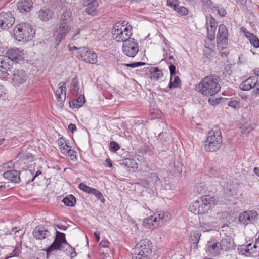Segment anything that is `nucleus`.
<instances>
[{
	"label": "nucleus",
	"instance_id": "39",
	"mask_svg": "<svg viewBox=\"0 0 259 259\" xmlns=\"http://www.w3.org/2000/svg\"><path fill=\"white\" fill-rule=\"evenodd\" d=\"M91 193L94 194L99 200H100L102 203L104 202L105 199L100 191L93 188Z\"/></svg>",
	"mask_w": 259,
	"mask_h": 259
},
{
	"label": "nucleus",
	"instance_id": "64",
	"mask_svg": "<svg viewBox=\"0 0 259 259\" xmlns=\"http://www.w3.org/2000/svg\"><path fill=\"white\" fill-rule=\"evenodd\" d=\"M57 227L60 230H65L67 229V227L63 225H57Z\"/></svg>",
	"mask_w": 259,
	"mask_h": 259
},
{
	"label": "nucleus",
	"instance_id": "20",
	"mask_svg": "<svg viewBox=\"0 0 259 259\" xmlns=\"http://www.w3.org/2000/svg\"><path fill=\"white\" fill-rule=\"evenodd\" d=\"M228 30L224 24H221L219 26L217 34V42L219 44L226 45L227 43Z\"/></svg>",
	"mask_w": 259,
	"mask_h": 259
},
{
	"label": "nucleus",
	"instance_id": "1",
	"mask_svg": "<svg viewBox=\"0 0 259 259\" xmlns=\"http://www.w3.org/2000/svg\"><path fill=\"white\" fill-rule=\"evenodd\" d=\"M219 80L220 77L217 75L206 76L196 85L195 90L204 95L213 96L220 91Z\"/></svg>",
	"mask_w": 259,
	"mask_h": 259
},
{
	"label": "nucleus",
	"instance_id": "59",
	"mask_svg": "<svg viewBox=\"0 0 259 259\" xmlns=\"http://www.w3.org/2000/svg\"><path fill=\"white\" fill-rule=\"evenodd\" d=\"M5 94V89L3 85L0 84V97Z\"/></svg>",
	"mask_w": 259,
	"mask_h": 259
},
{
	"label": "nucleus",
	"instance_id": "52",
	"mask_svg": "<svg viewBox=\"0 0 259 259\" xmlns=\"http://www.w3.org/2000/svg\"><path fill=\"white\" fill-rule=\"evenodd\" d=\"M68 129L72 133H74L75 131H76L77 128H76L75 124H73V123H70L68 125Z\"/></svg>",
	"mask_w": 259,
	"mask_h": 259
},
{
	"label": "nucleus",
	"instance_id": "26",
	"mask_svg": "<svg viewBox=\"0 0 259 259\" xmlns=\"http://www.w3.org/2000/svg\"><path fill=\"white\" fill-rule=\"evenodd\" d=\"M246 247L247 252H249L250 254H259V234L257 237L255 238V243H249L246 245Z\"/></svg>",
	"mask_w": 259,
	"mask_h": 259
},
{
	"label": "nucleus",
	"instance_id": "46",
	"mask_svg": "<svg viewBox=\"0 0 259 259\" xmlns=\"http://www.w3.org/2000/svg\"><path fill=\"white\" fill-rule=\"evenodd\" d=\"M10 70H2V71H1L2 72L0 74V78L3 80H7L10 78V75L8 73V71Z\"/></svg>",
	"mask_w": 259,
	"mask_h": 259
},
{
	"label": "nucleus",
	"instance_id": "50",
	"mask_svg": "<svg viewBox=\"0 0 259 259\" xmlns=\"http://www.w3.org/2000/svg\"><path fill=\"white\" fill-rule=\"evenodd\" d=\"M209 172L210 176L218 177V178L220 177V176H219L220 173H219L218 171L215 170L213 168H211L209 170Z\"/></svg>",
	"mask_w": 259,
	"mask_h": 259
},
{
	"label": "nucleus",
	"instance_id": "19",
	"mask_svg": "<svg viewBox=\"0 0 259 259\" xmlns=\"http://www.w3.org/2000/svg\"><path fill=\"white\" fill-rule=\"evenodd\" d=\"M66 83L61 82L58 84V89L56 90V94L57 96V102H59L60 106H62L63 102L66 99Z\"/></svg>",
	"mask_w": 259,
	"mask_h": 259
},
{
	"label": "nucleus",
	"instance_id": "56",
	"mask_svg": "<svg viewBox=\"0 0 259 259\" xmlns=\"http://www.w3.org/2000/svg\"><path fill=\"white\" fill-rule=\"evenodd\" d=\"M93 2H97V0H83V5H89L90 4H92Z\"/></svg>",
	"mask_w": 259,
	"mask_h": 259
},
{
	"label": "nucleus",
	"instance_id": "15",
	"mask_svg": "<svg viewBox=\"0 0 259 259\" xmlns=\"http://www.w3.org/2000/svg\"><path fill=\"white\" fill-rule=\"evenodd\" d=\"M27 74L23 69H14L11 74V80L14 85H18L25 82Z\"/></svg>",
	"mask_w": 259,
	"mask_h": 259
},
{
	"label": "nucleus",
	"instance_id": "47",
	"mask_svg": "<svg viewBox=\"0 0 259 259\" xmlns=\"http://www.w3.org/2000/svg\"><path fill=\"white\" fill-rule=\"evenodd\" d=\"M145 63L142 62H135L133 63H130V64H124V65L127 67H131L132 68H136L139 66H141L142 65H145Z\"/></svg>",
	"mask_w": 259,
	"mask_h": 259
},
{
	"label": "nucleus",
	"instance_id": "55",
	"mask_svg": "<svg viewBox=\"0 0 259 259\" xmlns=\"http://www.w3.org/2000/svg\"><path fill=\"white\" fill-rule=\"evenodd\" d=\"M41 171L39 170H38L35 175L34 176L32 177V179L31 180H29V181L28 182V183H30V181L32 182L33 181V180L37 177H38L39 175H41Z\"/></svg>",
	"mask_w": 259,
	"mask_h": 259
},
{
	"label": "nucleus",
	"instance_id": "2",
	"mask_svg": "<svg viewBox=\"0 0 259 259\" xmlns=\"http://www.w3.org/2000/svg\"><path fill=\"white\" fill-rule=\"evenodd\" d=\"M71 15L69 10L64 12L55 27L54 37L57 45L65 38L71 29Z\"/></svg>",
	"mask_w": 259,
	"mask_h": 259
},
{
	"label": "nucleus",
	"instance_id": "35",
	"mask_svg": "<svg viewBox=\"0 0 259 259\" xmlns=\"http://www.w3.org/2000/svg\"><path fill=\"white\" fill-rule=\"evenodd\" d=\"M58 144L60 147V150L61 153H65L67 148V142L65 139L63 138H60L58 140Z\"/></svg>",
	"mask_w": 259,
	"mask_h": 259
},
{
	"label": "nucleus",
	"instance_id": "33",
	"mask_svg": "<svg viewBox=\"0 0 259 259\" xmlns=\"http://www.w3.org/2000/svg\"><path fill=\"white\" fill-rule=\"evenodd\" d=\"M86 6L85 11L86 12L90 15H94L96 13V10L98 6V2H93L92 4H89V5H84Z\"/></svg>",
	"mask_w": 259,
	"mask_h": 259
},
{
	"label": "nucleus",
	"instance_id": "9",
	"mask_svg": "<svg viewBox=\"0 0 259 259\" xmlns=\"http://www.w3.org/2000/svg\"><path fill=\"white\" fill-rule=\"evenodd\" d=\"M77 53L78 58L86 63L96 64L97 62V54L87 47H80Z\"/></svg>",
	"mask_w": 259,
	"mask_h": 259
},
{
	"label": "nucleus",
	"instance_id": "21",
	"mask_svg": "<svg viewBox=\"0 0 259 259\" xmlns=\"http://www.w3.org/2000/svg\"><path fill=\"white\" fill-rule=\"evenodd\" d=\"M169 67L171 77L168 87L170 89H172V88H177L180 84V79L178 76H176V67L174 64L170 63V65Z\"/></svg>",
	"mask_w": 259,
	"mask_h": 259
},
{
	"label": "nucleus",
	"instance_id": "29",
	"mask_svg": "<svg viewBox=\"0 0 259 259\" xmlns=\"http://www.w3.org/2000/svg\"><path fill=\"white\" fill-rule=\"evenodd\" d=\"M85 102V99L84 95H80L77 99L69 102L70 107L73 108H79L82 106Z\"/></svg>",
	"mask_w": 259,
	"mask_h": 259
},
{
	"label": "nucleus",
	"instance_id": "40",
	"mask_svg": "<svg viewBox=\"0 0 259 259\" xmlns=\"http://www.w3.org/2000/svg\"><path fill=\"white\" fill-rule=\"evenodd\" d=\"M123 164L126 166H127L128 167H131L133 168H136L137 166V163L131 159H125Z\"/></svg>",
	"mask_w": 259,
	"mask_h": 259
},
{
	"label": "nucleus",
	"instance_id": "53",
	"mask_svg": "<svg viewBox=\"0 0 259 259\" xmlns=\"http://www.w3.org/2000/svg\"><path fill=\"white\" fill-rule=\"evenodd\" d=\"M217 11L218 13L222 17L224 16L226 14V10L223 8L218 9Z\"/></svg>",
	"mask_w": 259,
	"mask_h": 259
},
{
	"label": "nucleus",
	"instance_id": "60",
	"mask_svg": "<svg viewBox=\"0 0 259 259\" xmlns=\"http://www.w3.org/2000/svg\"><path fill=\"white\" fill-rule=\"evenodd\" d=\"M254 92L257 94H259V81L257 82L255 85V89Z\"/></svg>",
	"mask_w": 259,
	"mask_h": 259
},
{
	"label": "nucleus",
	"instance_id": "58",
	"mask_svg": "<svg viewBox=\"0 0 259 259\" xmlns=\"http://www.w3.org/2000/svg\"><path fill=\"white\" fill-rule=\"evenodd\" d=\"M108 243H109L108 242L101 241L100 243V245L101 247L106 248L108 246Z\"/></svg>",
	"mask_w": 259,
	"mask_h": 259
},
{
	"label": "nucleus",
	"instance_id": "45",
	"mask_svg": "<svg viewBox=\"0 0 259 259\" xmlns=\"http://www.w3.org/2000/svg\"><path fill=\"white\" fill-rule=\"evenodd\" d=\"M120 148L119 144L115 141H111L110 143V149L111 151L116 152Z\"/></svg>",
	"mask_w": 259,
	"mask_h": 259
},
{
	"label": "nucleus",
	"instance_id": "49",
	"mask_svg": "<svg viewBox=\"0 0 259 259\" xmlns=\"http://www.w3.org/2000/svg\"><path fill=\"white\" fill-rule=\"evenodd\" d=\"M151 178L152 179V181H154L155 185H157L160 181V179L156 173L151 174Z\"/></svg>",
	"mask_w": 259,
	"mask_h": 259
},
{
	"label": "nucleus",
	"instance_id": "30",
	"mask_svg": "<svg viewBox=\"0 0 259 259\" xmlns=\"http://www.w3.org/2000/svg\"><path fill=\"white\" fill-rule=\"evenodd\" d=\"M219 243L221 245L220 247L221 248L222 251H227L231 248V242L230 239H223Z\"/></svg>",
	"mask_w": 259,
	"mask_h": 259
},
{
	"label": "nucleus",
	"instance_id": "13",
	"mask_svg": "<svg viewBox=\"0 0 259 259\" xmlns=\"http://www.w3.org/2000/svg\"><path fill=\"white\" fill-rule=\"evenodd\" d=\"M15 22V18L11 13H0V29L6 30L10 28Z\"/></svg>",
	"mask_w": 259,
	"mask_h": 259
},
{
	"label": "nucleus",
	"instance_id": "3",
	"mask_svg": "<svg viewBox=\"0 0 259 259\" xmlns=\"http://www.w3.org/2000/svg\"><path fill=\"white\" fill-rule=\"evenodd\" d=\"M218 198L205 195L192 202L189 206V210L195 214H204L217 204Z\"/></svg>",
	"mask_w": 259,
	"mask_h": 259
},
{
	"label": "nucleus",
	"instance_id": "24",
	"mask_svg": "<svg viewBox=\"0 0 259 259\" xmlns=\"http://www.w3.org/2000/svg\"><path fill=\"white\" fill-rule=\"evenodd\" d=\"M20 172L17 170H8L3 174L4 177L8 180L14 183H19Z\"/></svg>",
	"mask_w": 259,
	"mask_h": 259
},
{
	"label": "nucleus",
	"instance_id": "4",
	"mask_svg": "<svg viewBox=\"0 0 259 259\" xmlns=\"http://www.w3.org/2000/svg\"><path fill=\"white\" fill-rule=\"evenodd\" d=\"M128 23L123 21L122 23H116L112 30L113 37L118 42H126L133 38H131L132 35V27L127 26Z\"/></svg>",
	"mask_w": 259,
	"mask_h": 259
},
{
	"label": "nucleus",
	"instance_id": "34",
	"mask_svg": "<svg viewBox=\"0 0 259 259\" xmlns=\"http://www.w3.org/2000/svg\"><path fill=\"white\" fill-rule=\"evenodd\" d=\"M79 90V83L77 77H75L72 79L71 84V91L72 94H77Z\"/></svg>",
	"mask_w": 259,
	"mask_h": 259
},
{
	"label": "nucleus",
	"instance_id": "51",
	"mask_svg": "<svg viewBox=\"0 0 259 259\" xmlns=\"http://www.w3.org/2000/svg\"><path fill=\"white\" fill-rule=\"evenodd\" d=\"M80 30H77L76 33L72 34V39L73 40L75 41L80 38Z\"/></svg>",
	"mask_w": 259,
	"mask_h": 259
},
{
	"label": "nucleus",
	"instance_id": "12",
	"mask_svg": "<svg viewBox=\"0 0 259 259\" xmlns=\"http://www.w3.org/2000/svg\"><path fill=\"white\" fill-rule=\"evenodd\" d=\"M56 238L53 243L46 249L47 256H48L53 251L56 249H59L62 244H67L65 239V235L64 233H61L58 231H56Z\"/></svg>",
	"mask_w": 259,
	"mask_h": 259
},
{
	"label": "nucleus",
	"instance_id": "48",
	"mask_svg": "<svg viewBox=\"0 0 259 259\" xmlns=\"http://www.w3.org/2000/svg\"><path fill=\"white\" fill-rule=\"evenodd\" d=\"M228 105L233 108H236L239 107V103L236 100H231L228 102Z\"/></svg>",
	"mask_w": 259,
	"mask_h": 259
},
{
	"label": "nucleus",
	"instance_id": "25",
	"mask_svg": "<svg viewBox=\"0 0 259 259\" xmlns=\"http://www.w3.org/2000/svg\"><path fill=\"white\" fill-rule=\"evenodd\" d=\"M13 61L6 55H0V71L10 70L12 68Z\"/></svg>",
	"mask_w": 259,
	"mask_h": 259
},
{
	"label": "nucleus",
	"instance_id": "17",
	"mask_svg": "<svg viewBox=\"0 0 259 259\" xmlns=\"http://www.w3.org/2000/svg\"><path fill=\"white\" fill-rule=\"evenodd\" d=\"M23 53L19 48H12L8 49L6 53V56L9 57L13 61L18 62L23 59Z\"/></svg>",
	"mask_w": 259,
	"mask_h": 259
},
{
	"label": "nucleus",
	"instance_id": "38",
	"mask_svg": "<svg viewBox=\"0 0 259 259\" xmlns=\"http://www.w3.org/2000/svg\"><path fill=\"white\" fill-rule=\"evenodd\" d=\"M179 1L178 0H167L166 5L171 7L175 11L177 10V8L179 5Z\"/></svg>",
	"mask_w": 259,
	"mask_h": 259
},
{
	"label": "nucleus",
	"instance_id": "5",
	"mask_svg": "<svg viewBox=\"0 0 259 259\" xmlns=\"http://www.w3.org/2000/svg\"><path fill=\"white\" fill-rule=\"evenodd\" d=\"M222 137L221 131L218 126H214L208 132L205 145V149L209 152L217 151L221 147Z\"/></svg>",
	"mask_w": 259,
	"mask_h": 259
},
{
	"label": "nucleus",
	"instance_id": "44",
	"mask_svg": "<svg viewBox=\"0 0 259 259\" xmlns=\"http://www.w3.org/2000/svg\"><path fill=\"white\" fill-rule=\"evenodd\" d=\"M78 188L87 192V193H91V192L92 191V190L94 188H91V187H90L89 186H88L87 185H85L83 183H80L79 185H78Z\"/></svg>",
	"mask_w": 259,
	"mask_h": 259
},
{
	"label": "nucleus",
	"instance_id": "36",
	"mask_svg": "<svg viewBox=\"0 0 259 259\" xmlns=\"http://www.w3.org/2000/svg\"><path fill=\"white\" fill-rule=\"evenodd\" d=\"M153 150V147L152 146L145 145L141 147L139 152L142 154H150Z\"/></svg>",
	"mask_w": 259,
	"mask_h": 259
},
{
	"label": "nucleus",
	"instance_id": "62",
	"mask_svg": "<svg viewBox=\"0 0 259 259\" xmlns=\"http://www.w3.org/2000/svg\"><path fill=\"white\" fill-rule=\"evenodd\" d=\"M195 0H193L194 1ZM203 4L207 6H210L211 4V1L210 0H201Z\"/></svg>",
	"mask_w": 259,
	"mask_h": 259
},
{
	"label": "nucleus",
	"instance_id": "63",
	"mask_svg": "<svg viewBox=\"0 0 259 259\" xmlns=\"http://www.w3.org/2000/svg\"><path fill=\"white\" fill-rule=\"evenodd\" d=\"M19 250L14 249L12 253V255L10 256H17L19 255Z\"/></svg>",
	"mask_w": 259,
	"mask_h": 259
},
{
	"label": "nucleus",
	"instance_id": "7",
	"mask_svg": "<svg viewBox=\"0 0 259 259\" xmlns=\"http://www.w3.org/2000/svg\"><path fill=\"white\" fill-rule=\"evenodd\" d=\"M14 33L18 41H27L33 37L35 30L29 24L22 23L15 27Z\"/></svg>",
	"mask_w": 259,
	"mask_h": 259
},
{
	"label": "nucleus",
	"instance_id": "54",
	"mask_svg": "<svg viewBox=\"0 0 259 259\" xmlns=\"http://www.w3.org/2000/svg\"><path fill=\"white\" fill-rule=\"evenodd\" d=\"M75 153V152L74 151L70 149H66L65 152L62 153L64 154V155L69 157L70 156V154H72V153Z\"/></svg>",
	"mask_w": 259,
	"mask_h": 259
},
{
	"label": "nucleus",
	"instance_id": "10",
	"mask_svg": "<svg viewBox=\"0 0 259 259\" xmlns=\"http://www.w3.org/2000/svg\"><path fill=\"white\" fill-rule=\"evenodd\" d=\"M258 215L257 212L255 210L244 211L239 214L238 221L240 224L246 226L255 222Z\"/></svg>",
	"mask_w": 259,
	"mask_h": 259
},
{
	"label": "nucleus",
	"instance_id": "37",
	"mask_svg": "<svg viewBox=\"0 0 259 259\" xmlns=\"http://www.w3.org/2000/svg\"><path fill=\"white\" fill-rule=\"evenodd\" d=\"M195 189L198 193H203L207 191V188L204 182L198 183L196 185Z\"/></svg>",
	"mask_w": 259,
	"mask_h": 259
},
{
	"label": "nucleus",
	"instance_id": "16",
	"mask_svg": "<svg viewBox=\"0 0 259 259\" xmlns=\"http://www.w3.org/2000/svg\"><path fill=\"white\" fill-rule=\"evenodd\" d=\"M206 25L207 29V37L209 40L212 41L215 38V32L217 27V22L211 16H207Z\"/></svg>",
	"mask_w": 259,
	"mask_h": 259
},
{
	"label": "nucleus",
	"instance_id": "43",
	"mask_svg": "<svg viewBox=\"0 0 259 259\" xmlns=\"http://www.w3.org/2000/svg\"><path fill=\"white\" fill-rule=\"evenodd\" d=\"M176 12L181 15H187L189 13L188 9L184 6H179L177 8V10H176Z\"/></svg>",
	"mask_w": 259,
	"mask_h": 259
},
{
	"label": "nucleus",
	"instance_id": "32",
	"mask_svg": "<svg viewBox=\"0 0 259 259\" xmlns=\"http://www.w3.org/2000/svg\"><path fill=\"white\" fill-rule=\"evenodd\" d=\"M245 35L249 39L250 42L252 45H253L255 48L259 47V39L255 36H254L252 33H250L248 32Z\"/></svg>",
	"mask_w": 259,
	"mask_h": 259
},
{
	"label": "nucleus",
	"instance_id": "57",
	"mask_svg": "<svg viewBox=\"0 0 259 259\" xmlns=\"http://www.w3.org/2000/svg\"><path fill=\"white\" fill-rule=\"evenodd\" d=\"M105 163H106L107 167H111L112 166V162L109 158L106 159Z\"/></svg>",
	"mask_w": 259,
	"mask_h": 259
},
{
	"label": "nucleus",
	"instance_id": "11",
	"mask_svg": "<svg viewBox=\"0 0 259 259\" xmlns=\"http://www.w3.org/2000/svg\"><path fill=\"white\" fill-rule=\"evenodd\" d=\"M123 53L127 56L133 58L139 51V47L137 42H135L134 39H130L123 44Z\"/></svg>",
	"mask_w": 259,
	"mask_h": 259
},
{
	"label": "nucleus",
	"instance_id": "14",
	"mask_svg": "<svg viewBox=\"0 0 259 259\" xmlns=\"http://www.w3.org/2000/svg\"><path fill=\"white\" fill-rule=\"evenodd\" d=\"M221 246L219 242L214 240H211L207 241L206 246V252L210 256L213 257L219 256L222 252Z\"/></svg>",
	"mask_w": 259,
	"mask_h": 259
},
{
	"label": "nucleus",
	"instance_id": "27",
	"mask_svg": "<svg viewBox=\"0 0 259 259\" xmlns=\"http://www.w3.org/2000/svg\"><path fill=\"white\" fill-rule=\"evenodd\" d=\"M53 12L48 9H42L38 12V17L41 20L47 21L52 18Z\"/></svg>",
	"mask_w": 259,
	"mask_h": 259
},
{
	"label": "nucleus",
	"instance_id": "23",
	"mask_svg": "<svg viewBox=\"0 0 259 259\" xmlns=\"http://www.w3.org/2000/svg\"><path fill=\"white\" fill-rule=\"evenodd\" d=\"M257 82V78L255 76L248 78L240 84L239 88L243 91H249L255 85Z\"/></svg>",
	"mask_w": 259,
	"mask_h": 259
},
{
	"label": "nucleus",
	"instance_id": "8",
	"mask_svg": "<svg viewBox=\"0 0 259 259\" xmlns=\"http://www.w3.org/2000/svg\"><path fill=\"white\" fill-rule=\"evenodd\" d=\"M170 218V214L168 212H160L159 213L151 215L143 221V226L147 228L151 226H161Z\"/></svg>",
	"mask_w": 259,
	"mask_h": 259
},
{
	"label": "nucleus",
	"instance_id": "31",
	"mask_svg": "<svg viewBox=\"0 0 259 259\" xmlns=\"http://www.w3.org/2000/svg\"><path fill=\"white\" fill-rule=\"evenodd\" d=\"M62 202L68 206H73L76 203V198L72 195H70L65 197L63 200Z\"/></svg>",
	"mask_w": 259,
	"mask_h": 259
},
{
	"label": "nucleus",
	"instance_id": "18",
	"mask_svg": "<svg viewBox=\"0 0 259 259\" xmlns=\"http://www.w3.org/2000/svg\"><path fill=\"white\" fill-rule=\"evenodd\" d=\"M17 9L22 13H28L33 8L32 0H20L17 3Z\"/></svg>",
	"mask_w": 259,
	"mask_h": 259
},
{
	"label": "nucleus",
	"instance_id": "22",
	"mask_svg": "<svg viewBox=\"0 0 259 259\" xmlns=\"http://www.w3.org/2000/svg\"><path fill=\"white\" fill-rule=\"evenodd\" d=\"M33 235L36 239H44L50 235L49 231L43 226L36 227L33 231Z\"/></svg>",
	"mask_w": 259,
	"mask_h": 259
},
{
	"label": "nucleus",
	"instance_id": "61",
	"mask_svg": "<svg viewBox=\"0 0 259 259\" xmlns=\"http://www.w3.org/2000/svg\"><path fill=\"white\" fill-rule=\"evenodd\" d=\"M94 236L96 238V241L99 242L100 240V234L97 232H95L94 233Z\"/></svg>",
	"mask_w": 259,
	"mask_h": 259
},
{
	"label": "nucleus",
	"instance_id": "28",
	"mask_svg": "<svg viewBox=\"0 0 259 259\" xmlns=\"http://www.w3.org/2000/svg\"><path fill=\"white\" fill-rule=\"evenodd\" d=\"M151 73V79L154 81L158 80L163 76V72L158 67H151L149 70Z\"/></svg>",
	"mask_w": 259,
	"mask_h": 259
},
{
	"label": "nucleus",
	"instance_id": "41",
	"mask_svg": "<svg viewBox=\"0 0 259 259\" xmlns=\"http://www.w3.org/2000/svg\"><path fill=\"white\" fill-rule=\"evenodd\" d=\"M201 235L197 231L193 233V235L191 236V241L193 244H197L198 243Z\"/></svg>",
	"mask_w": 259,
	"mask_h": 259
},
{
	"label": "nucleus",
	"instance_id": "6",
	"mask_svg": "<svg viewBox=\"0 0 259 259\" xmlns=\"http://www.w3.org/2000/svg\"><path fill=\"white\" fill-rule=\"evenodd\" d=\"M152 245L151 242L144 239L140 241L133 249L132 259H148L152 253Z\"/></svg>",
	"mask_w": 259,
	"mask_h": 259
},
{
	"label": "nucleus",
	"instance_id": "42",
	"mask_svg": "<svg viewBox=\"0 0 259 259\" xmlns=\"http://www.w3.org/2000/svg\"><path fill=\"white\" fill-rule=\"evenodd\" d=\"M200 227L201 230L203 232L209 231L211 230L212 225L210 223H206L204 222H200Z\"/></svg>",
	"mask_w": 259,
	"mask_h": 259
}]
</instances>
